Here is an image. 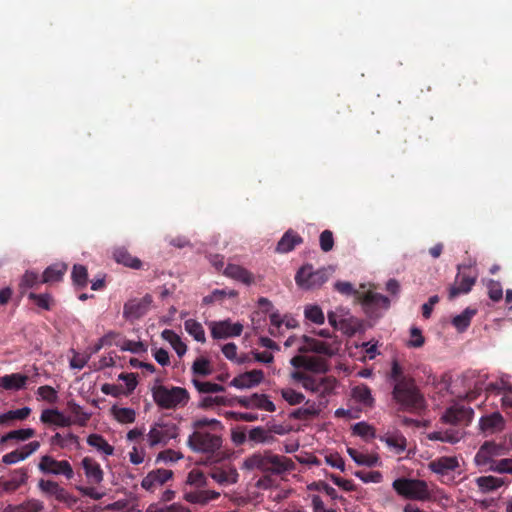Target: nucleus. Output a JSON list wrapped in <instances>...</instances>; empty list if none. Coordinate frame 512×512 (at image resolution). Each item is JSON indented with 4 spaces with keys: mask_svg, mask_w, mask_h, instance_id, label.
<instances>
[{
    "mask_svg": "<svg viewBox=\"0 0 512 512\" xmlns=\"http://www.w3.org/2000/svg\"><path fill=\"white\" fill-rule=\"evenodd\" d=\"M187 445L194 452L212 455L221 448L222 437L206 430H197L188 437Z\"/></svg>",
    "mask_w": 512,
    "mask_h": 512,
    "instance_id": "nucleus-5",
    "label": "nucleus"
},
{
    "mask_svg": "<svg viewBox=\"0 0 512 512\" xmlns=\"http://www.w3.org/2000/svg\"><path fill=\"white\" fill-rule=\"evenodd\" d=\"M186 484L195 487V489L207 486V478L199 469H193L188 473Z\"/></svg>",
    "mask_w": 512,
    "mask_h": 512,
    "instance_id": "nucleus-48",
    "label": "nucleus"
},
{
    "mask_svg": "<svg viewBox=\"0 0 512 512\" xmlns=\"http://www.w3.org/2000/svg\"><path fill=\"white\" fill-rule=\"evenodd\" d=\"M476 313V309L466 308L461 314L453 317L452 325L458 332H464L470 326L471 320Z\"/></svg>",
    "mask_w": 512,
    "mask_h": 512,
    "instance_id": "nucleus-39",
    "label": "nucleus"
},
{
    "mask_svg": "<svg viewBox=\"0 0 512 512\" xmlns=\"http://www.w3.org/2000/svg\"><path fill=\"white\" fill-rule=\"evenodd\" d=\"M37 394L49 403H55L57 401V391L49 385L40 386L37 390Z\"/></svg>",
    "mask_w": 512,
    "mask_h": 512,
    "instance_id": "nucleus-64",
    "label": "nucleus"
},
{
    "mask_svg": "<svg viewBox=\"0 0 512 512\" xmlns=\"http://www.w3.org/2000/svg\"><path fill=\"white\" fill-rule=\"evenodd\" d=\"M38 469L43 474H52L64 476L67 480L74 478L75 472L72 465L67 460H57L49 455L40 458Z\"/></svg>",
    "mask_w": 512,
    "mask_h": 512,
    "instance_id": "nucleus-8",
    "label": "nucleus"
},
{
    "mask_svg": "<svg viewBox=\"0 0 512 512\" xmlns=\"http://www.w3.org/2000/svg\"><path fill=\"white\" fill-rule=\"evenodd\" d=\"M237 402L244 408H258L268 412L276 410L275 404L265 394L254 393L249 397H238Z\"/></svg>",
    "mask_w": 512,
    "mask_h": 512,
    "instance_id": "nucleus-21",
    "label": "nucleus"
},
{
    "mask_svg": "<svg viewBox=\"0 0 512 512\" xmlns=\"http://www.w3.org/2000/svg\"><path fill=\"white\" fill-rule=\"evenodd\" d=\"M506 452L507 448L504 444L485 441L478 449L474 462L478 467L487 468L495 461V457L503 456Z\"/></svg>",
    "mask_w": 512,
    "mask_h": 512,
    "instance_id": "nucleus-9",
    "label": "nucleus"
},
{
    "mask_svg": "<svg viewBox=\"0 0 512 512\" xmlns=\"http://www.w3.org/2000/svg\"><path fill=\"white\" fill-rule=\"evenodd\" d=\"M81 467L84 471L87 483L98 485L104 479V472L100 464L92 457L86 456L81 460Z\"/></svg>",
    "mask_w": 512,
    "mask_h": 512,
    "instance_id": "nucleus-19",
    "label": "nucleus"
},
{
    "mask_svg": "<svg viewBox=\"0 0 512 512\" xmlns=\"http://www.w3.org/2000/svg\"><path fill=\"white\" fill-rule=\"evenodd\" d=\"M72 281L73 284L79 288H84L88 283V272L85 266L75 264L72 269Z\"/></svg>",
    "mask_w": 512,
    "mask_h": 512,
    "instance_id": "nucleus-46",
    "label": "nucleus"
},
{
    "mask_svg": "<svg viewBox=\"0 0 512 512\" xmlns=\"http://www.w3.org/2000/svg\"><path fill=\"white\" fill-rule=\"evenodd\" d=\"M355 476L364 483H379L382 480V474L379 471H357Z\"/></svg>",
    "mask_w": 512,
    "mask_h": 512,
    "instance_id": "nucleus-63",
    "label": "nucleus"
},
{
    "mask_svg": "<svg viewBox=\"0 0 512 512\" xmlns=\"http://www.w3.org/2000/svg\"><path fill=\"white\" fill-rule=\"evenodd\" d=\"M304 314L309 321L315 324H323L325 321L323 311L317 305L306 306Z\"/></svg>",
    "mask_w": 512,
    "mask_h": 512,
    "instance_id": "nucleus-53",
    "label": "nucleus"
},
{
    "mask_svg": "<svg viewBox=\"0 0 512 512\" xmlns=\"http://www.w3.org/2000/svg\"><path fill=\"white\" fill-rule=\"evenodd\" d=\"M263 379V371L254 369L234 377L230 382V386L236 387L238 389L251 388L260 384Z\"/></svg>",
    "mask_w": 512,
    "mask_h": 512,
    "instance_id": "nucleus-22",
    "label": "nucleus"
},
{
    "mask_svg": "<svg viewBox=\"0 0 512 512\" xmlns=\"http://www.w3.org/2000/svg\"><path fill=\"white\" fill-rule=\"evenodd\" d=\"M319 414V409L317 408L315 402L306 401L305 407L298 408L291 412L290 417L293 419L306 420L311 417L317 416Z\"/></svg>",
    "mask_w": 512,
    "mask_h": 512,
    "instance_id": "nucleus-42",
    "label": "nucleus"
},
{
    "mask_svg": "<svg viewBox=\"0 0 512 512\" xmlns=\"http://www.w3.org/2000/svg\"><path fill=\"white\" fill-rule=\"evenodd\" d=\"M67 268V264L65 263H54L48 266L41 276V282L51 284L61 281Z\"/></svg>",
    "mask_w": 512,
    "mask_h": 512,
    "instance_id": "nucleus-32",
    "label": "nucleus"
},
{
    "mask_svg": "<svg viewBox=\"0 0 512 512\" xmlns=\"http://www.w3.org/2000/svg\"><path fill=\"white\" fill-rule=\"evenodd\" d=\"M152 397L156 405L161 409L184 407L190 399L186 388L178 386L168 388L164 385H155L152 388Z\"/></svg>",
    "mask_w": 512,
    "mask_h": 512,
    "instance_id": "nucleus-3",
    "label": "nucleus"
},
{
    "mask_svg": "<svg viewBox=\"0 0 512 512\" xmlns=\"http://www.w3.org/2000/svg\"><path fill=\"white\" fill-rule=\"evenodd\" d=\"M68 406L71 413L77 417V420L75 422L81 426H84L86 422L89 420L90 415L83 412L82 407L75 402H69Z\"/></svg>",
    "mask_w": 512,
    "mask_h": 512,
    "instance_id": "nucleus-62",
    "label": "nucleus"
},
{
    "mask_svg": "<svg viewBox=\"0 0 512 512\" xmlns=\"http://www.w3.org/2000/svg\"><path fill=\"white\" fill-rule=\"evenodd\" d=\"M393 489L401 496L411 500H427L430 498L428 485L424 480L398 478L392 483Z\"/></svg>",
    "mask_w": 512,
    "mask_h": 512,
    "instance_id": "nucleus-4",
    "label": "nucleus"
},
{
    "mask_svg": "<svg viewBox=\"0 0 512 512\" xmlns=\"http://www.w3.org/2000/svg\"><path fill=\"white\" fill-rule=\"evenodd\" d=\"M29 300L33 301L39 308L43 310H51L52 296L49 293L36 294L34 292L29 293Z\"/></svg>",
    "mask_w": 512,
    "mask_h": 512,
    "instance_id": "nucleus-51",
    "label": "nucleus"
},
{
    "mask_svg": "<svg viewBox=\"0 0 512 512\" xmlns=\"http://www.w3.org/2000/svg\"><path fill=\"white\" fill-rule=\"evenodd\" d=\"M29 478V469L21 467L11 470L7 477H0V488L5 493H13L25 485Z\"/></svg>",
    "mask_w": 512,
    "mask_h": 512,
    "instance_id": "nucleus-12",
    "label": "nucleus"
},
{
    "mask_svg": "<svg viewBox=\"0 0 512 512\" xmlns=\"http://www.w3.org/2000/svg\"><path fill=\"white\" fill-rule=\"evenodd\" d=\"M173 476L172 470L156 469L150 471L141 481V487L149 492H154L165 484Z\"/></svg>",
    "mask_w": 512,
    "mask_h": 512,
    "instance_id": "nucleus-18",
    "label": "nucleus"
},
{
    "mask_svg": "<svg viewBox=\"0 0 512 512\" xmlns=\"http://www.w3.org/2000/svg\"><path fill=\"white\" fill-rule=\"evenodd\" d=\"M475 483L484 494L494 492L506 484L503 478L492 475L477 477Z\"/></svg>",
    "mask_w": 512,
    "mask_h": 512,
    "instance_id": "nucleus-31",
    "label": "nucleus"
},
{
    "mask_svg": "<svg viewBox=\"0 0 512 512\" xmlns=\"http://www.w3.org/2000/svg\"><path fill=\"white\" fill-rule=\"evenodd\" d=\"M487 289H488V296L492 301L497 302L502 299L503 289H502L500 282L492 280V279L489 280L487 283Z\"/></svg>",
    "mask_w": 512,
    "mask_h": 512,
    "instance_id": "nucleus-61",
    "label": "nucleus"
},
{
    "mask_svg": "<svg viewBox=\"0 0 512 512\" xmlns=\"http://www.w3.org/2000/svg\"><path fill=\"white\" fill-rule=\"evenodd\" d=\"M431 441H441L450 444L458 443L463 438V433L459 429H447L445 431H434L427 435Z\"/></svg>",
    "mask_w": 512,
    "mask_h": 512,
    "instance_id": "nucleus-33",
    "label": "nucleus"
},
{
    "mask_svg": "<svg viewBox=\"0 0 512 512\" xmlns=\"http://www.w3.org/2000/svg\"><path fill=\"white\" fill-rule=\"evenodd\" d=\"M428 467L432 472L444 476L450 471H455L459 467V462L456 457L442 456L432 460Z\"/></svg>",
    "mask_w": 512,
    "mask_h": 512,
    "instance_id": "nucleus-25",
    "label": "nucleus"
},
{
    "mask_svg": "<svg viewBox=\"0 0 512 512\" xmlns=\"http://www.w3.org/2000/svg\"><path fill=\"white\" fill-rule=\"evenodd\" d=\"M242 468L247 470H260L266 474L281 475L295 468L292 459L273 453L270 450L256 452L245 458Z\"/></svg>",
    "mask_w": 512,
    "mask_h": 512,
    "instance_id": "nucleus-2",
    "label": "nucleus"
},
{
    "mask_svg": "<svg viewBox=\"0 0 512 512\" xmlns=\"http://www.w3.org/2000/svg\"><path fill=\"white\" fill-rule=\"evenodd\" d=\"M336 379L331 376L320 378V382L318 385V392L320 396L325 397L333 392L336 387Z\"/></svg>",
    "mask_w": 512,
    "mask_h": 512,
    "instance_id": "nucleus-57",
    "label": "nucleus"
},
{
    "mask_svg": "<svg viewBox=\"0 0 512 512\" xmlns=\"http://www.w3.org/2000/svg\"><path fill=\"white\" fill-rule=\"evenodd\" d=\"M219 497V492L214 490H204L201 488L185 491L184 493V499L187 502L191 504H197L200 506H205L210 501L217 500Z\"/></svg>",
    "mask_w": 512,
    "mask_h": 512,
    "instance_id": "nucleus-23",
    "label": "nucleus"
},
{
    "mask_svg": "<svg viewBox=\"0 0 512 512\" xmlns=\"http://www.w3.org/2000/svg\"><path fill=\"white\" fill-rule=\"evenodd\" d=\"M114 416L120 423H133L136 419L135 410L132 408H114Z\"/></svg>",
    "mask_w": 512,
    "mask_h": 512,
    "instance_id": "nucleus-54",
    "label": "nucleus"
},
{
    "mask_svg": "<svg viewBox=\"0 0 512 512\" xmlns=\"http://www.w3.org/2000/svg\"><path fill=\"white\" fill-rule=\"evenodd\" d=\"M224 275L245 285H251L254 282V275L246 268L236 264H228L224 269Z\"/></svg>",
    "mask_w": 512,
    "mask_h": 512,
    "instance_id": "nucleus-28",
    "label": "nucleus"
},
{
    "mask_svg": "<svg viewBox=\"0 0 512 512\" xmlns=\"http://www.w3.org/2000/svg\"><path fill=\"white\" fill-rule=\"evenodd\" d=\"M192 427L194 431L197 430H205V428L209 427L212 430H216L218 428H222V424L217 419H208V418H201L197 419L192 423Z\"/></svg>",
    "mask_w": 512,
    "mask_h": 512,
    "instance_id": "nucleus-60",
    "label": "nucleus"
},
{
    "mask_svg": "<svg viewBox=\"0 0 512 512\" xmlns=\"http://www.w3.org/2000/svg\"><path fill=\"white\" fill-rule=\"evenodd\" d=\"M87 443L98 451L103 452L105 455L110 456L114 453V447L110 445L100 434H90L87 437Z\"/></svg>",
    "mask_w": 512,
    "mask_h": 512,
    "instance_id": "nucleus-41",
    "label": "nucleus"
},
{
    "mask_svg": "<svg viewBox=\"0 0 512 512\" xmlns=\"http://www.w3.org/2000/svg\"><path fill=\"white\" fill-rule=\"evenodd\" d=\"M209 474L210 477L221 486L233 485L239 480V473L236 467L230 463L213 466Z\"/></svg>",
    "mask_w": 512,
    "mask_h": 512,
    "instance_id": "nucleus-11",
    "label": "nucleus"
},
{
    "mask_svg": "<svg viewBox=\"0 0 512 512\" xmlns=\"http://www.w3.org/2000/svg\"><path fill=\"white\" fill-rule=\"evenodd\" d=\"M290 363L297 369L302 368L314 373H326L329 369L325 359L315 356L297 355L290 360Z\"/></svg>",
    "mask_w": 512,
    "mask_h": 512,
    "instance_id": "nucleus-15",
    "label": "nucleus"
},
{
    "mask_svg": "<svg viewBox=\"0 0 512 512\" xmlns=\"http://www.w3.org/2000/svg\"><path fill=\"white\" fill-rule=\"evenodd\" d=\"M357 299L365 306V308H385L390 305L389 299L373 291L357 292Z\"/></svg>",
    "mask_w": 512,
    "mask_h": 512,
    "instance_id": "nucleus-24",
    "label": "nucleus"
},
{
    "mask_svg": "<svg viewBox=\"0 0 512 512\" xmlns=\"http://www.w3.org/2000/svg\"><path fill=\"white\" fill-rule=\"evenodd\" d=\"M34 436H35V430L32 428L13 430V431H10V432L6 433L5 435H3L0 438V443L6 444L11 440L26 441Z\"/></svg>",
    "mask_w": 512,
    "mask_h": 512,
    "instance_id": "nucleus-40",
    "label": "nucleus"
},
{
    "mask_svg": "<svg viewBox=\"0 0 512 512\" xmlns=\"http://www.w3.org/2000/svg\"><path fill=\"white\" fill-rule=\"evenodd\" d=\"M30 377L22 373H11L0 376V391L16 392L27 387Z\"/></svg>",
    "mask_w": 512,
    "mask_h": 512,
    "instance_id": "nucleus-20",
    "label": "nucleus"
},
{
    "mask_svg": "<svg viewBox=\"0 0 512 512\" xmlns=\"http://www.w3.org/2000/svg\"><path fill=\"white\" fill-rule=\"evenodd\" d=\"M248 438L255 443H270L273 441V436L263 427H255L249 431Z\"/></svg>",
    "mask_w": 512,
    "mask_h": 512,
    "instance_id": "nucleus-49",
    "label": "nucleus"
},
{
    "mask_svg": "<svg viewBox=\"0 0 512 512\" xmlns=\"http://www.w3.org/2000/svg\"><path fill=\"white\" fill-rule=\"evenodd\" d=\"M192 372L199 376H208L212 373L210 361L207 358L199 357L192 365Z\"/></svg>",
    "mask_w": 512,
    "mask_h": 512,
    "instance_id": "nucleus-52",
    "label": "nucleus"
},
{
    "mask_svg": "<svg viewBox=\"0 0 512 512\" xmlns=\"http://www.w3.org/2000/svg\"><path fill=\"white\" fill-rule=\"evenodd\" d=\"M41 282V277L35 271L27 270L21 277L18 290L21 296H23L28 289H37Z\"/></svg>",
    "mask_w": 512,
    "mask_h": 512,
    "instance_id": "nucleus-36",
    "label": "nucleus"
},
{
    "mask_svg": "<svg viewBox=\"0 0 512 512\" xmlns=\"http://www.w3.org/2000/svg\"><path fill=\"white\" fill-rule=\"evenodd\" d=\"M185 330L198 342H205V331L201 323L194 319H188L184 323Z\"/></svg>",
    "mask_w": 512,
    "mask_h": 512,
    "instance_id": "nucleus-45",
    "label": "nucleus"
},
{
    "mask_svg": "<svg viewBox=\"0 0 512 512\" xmlns=\"http://www.w3.org/2000/svg\"><path fill=\"white\" fill-rule=\"evenodd\" d=\"M211 335L214 339H224L240 336L243 331V325L239 322L231 323L229 320L211 322Z\"/></svg>",
    "mask_w": 512,
    "mask_h": 512,
    "instance_id": "nucleus-17",
    "label": "nucleus"
},
{
    "mask_svg": "<svg viewBox=\"0 0 512 512\" xmlns=\"http://www.w3.org/2000/svg\"><path fill=\"white\" fill-rule=\"evenodd\" d=\"M229 401L223 396H205L201 399L199 407L203 409L212 408L214 406H227Z\"/></svg>",
    "mask_w": 512,
    "mask_h": 512,
    "instance_id": "nucleus-56",
    "label": "nucleus"
},
{
    "mask_svg": "<svg viewBox=\"0 0 512 512\" xmlns=\"http://www.w3.org/2000/svg\"><path fill=\"white\" fill-rule=\"evenodd\" d=\"M303 242L302 237L292 229L287 230L279 240L276 251L279 253H288L297 245Z\"/></svg>",
    "mask_w": 512,
    "mask_h": 512,
    "instance_id": "nucleus-29",
    "label": "nucleus"
},
{
    "mask_svg": "<svg viewBox=\"0 0 512 512\" xmlns=\"http://www.w3.org/2000/svg\"><path fill=\"white\" fill-rule=\"evenodd\" d=\"M302 340L304 345L298 348L300 353L314 352L320 355L331 357L338 352V345L336 343H327L306 335L302 336Z\"/></svg>",
    "mask_w": 512,
    "mask_h": 512,
    "instance_id": "nucleus-13",
    "label": "nucleus"
},
{
    "mask_svg": "<svg viewBox=\"0 0 512 512\" xmlns=\"http://www.w3.org/2000/svg\"><path fill=\"white\" fill-rule=\"evenodd\" d=\"M40 421L44 424L55 425L58 427H68L74 422L70 417L65 416L57 409H45L42 411Z\"/></svg>",
    "mask_w": 512,
    "mask_h": 512,
    "instance_id": "nucleus-27",
    "label": "nucleus"
},
{
    "mask_svg": "<svg viewBox=\"0 0 512 512\" xmlns=\"http://www.w3.org/2000/svg\"><path fill=\"white\" fill-rule=\"evenodd\" d=\"M179 435V427L172 421H159L154 423L148 434L147 442L150 447L157 445L165 446L171 439H176Z\"/></svg>",
    "mask_w": 512,
    "mask_h": 512,
    "instance_id": "nucleus-6",
    "label": "nucleus"
},
{
    "mask_svg": "<svg viewBox=\"0 0 512 512\" xmlns=\"http://www.w3.org/2000/svg\"><path fill=\"white\" fill-rule=\"evenodd\" d=\"M347 453L358 465L372 467L378 462L377 456L363 454L354 448H347Z\"/></svg>",
    "mask_w": 512,
    "mask_h": 512,
    "instance_id": "nucleus-44",
    "label": "nucleus"
},
{
    "mask_svg": "<svg viewBox=\"0 0 512 512\" xmlns=\"http://www.w3.org/2000/svg\"><path fill=\"white\" fill-rule=\"evenodd\" d=\"M281 396L282 398L287 401L290 405H297L304 401L305 396L295 391L292 388H284L281 390Z\"/></svg>",
    "mask_w": 512,
    "mask_h": 512,
    "instance_id": "nucleus-58",
    "label": "nucleus"
},
{
    "mask_svg": "<svg viewBox=\"0 0 512 512\" xmlns=\"http://www.w3.org/2000/svg\"><path fill=\"white\" fill-rule=\"evenodd\" d=\"M352 397L355 401L359 402L363 406H373L374 398L372 397L371 389L365 384H360L353 387Z\"/></svg>",
    "mask_w": 512,
    "mask_h": 512,
    "instance_id": "nucleus-37",
    "label": "nucleus"
},
{
    "mask_svg": "<svg viewBox=\"0 0 512 512\" xmlns=\"http://www.w3.org/2000/svg\"><path fill=\"white\" fill-rule=\"evenodd\" d=\"M38 488L46 497H54L59 502L71 503L76 501L65 488L54 480L40 479Z\"/></svg>",
    "mask_w": 512,
    "mask_h": 512,
    "instance_id": "nucleus-14",
    "label": "nucleus"
},
{
    "mask_svg": "<svg viewBox=\"0 0 512 512\" xmlns=\"http://www.w3.org/2000/svg\"><path fill=\"white\" fill-rule=\"evenodd\" d=\"M485 471L496 472L499 474H512V458H502L495 460Z\"/></svg>",
    "mask_w": 512,
    "mask_h": 512,
    "instance_id": "nucleus-47",
    "label": "nucleus"
},
{
    "mask_svg": "<svg viewBox=\"0 0 512 512\" xmlns=\"http://www.w3.org/2000/svg\"><path fill=\"white\" fill-rule=\"evenodd\" d=\"M476 282L475 277L467 276V275H461L460 272H458L456 279H455V285H452L449 288L448 298L449 300H453L457 296L461 294H467L471 291L472 287L474 286Z\"/></svg>",
    "mask_w": 512,
    "mask_h": 512,
    "instance_id": "nucleus-26",
    "label": "nucleus"
},
{
    "mask_svg": "<svg viewBox=\"0 0 512 512\" xmlns=\"http://www.w3.org/2000/svg\"><path fill=\"white\" fill-rule=\"evenodd\" d=\"M390 379L393 382L392 398L399 410L420 415L427 408L424 394L413 377L404 374L397 360L392 362Z\"/></svg>",
    "mask_w": 512,
    "mask_h": 512,
    "instance_id": "nucleus-1",
    "label": "nucleus"
},
{
    "mask_svg": "<svg viewBox=\"0 0 512 512\" xmlns=\"http://www.w3.org/2000/svg\"><path fill=\"white\" fill-rule=\"evenodd\" d=\"M473 410L463 405H454L448 408L441 417V421L445 424H465L468 425L473 417Z\"/></svg>",
    "mask_w": 512,
    "mask_h": 512,
    "instance_id": "nucleus-16",
    "label": "nucleus"
},
{
    "mask_svg": "<svg viewBox=\"0 0 512 512\" xmlns=\"http://www.w3.org/2000/svg\"><path fill=\"white\" fill-rule=\"evenodd\" d=\"M284 320L281 318L278 312L270 314V327L269 334L273 337H279L282 334V325Z\"/></svg>",
    "mask_w": 512,
    "mask_h": 512,
    "instance_id": "nucleus-59",
    "label": "nucleus"
},
{
    "mask_svg": "<svg viewBox=\"0 0 512 512\" xmlns=\"http://www.w3.org/2000/svg\"><path fill=\"white\" fill-rule=\"evenodd\" d=\"M31 413L29 407H23L17 410H10L4 414H0V425H8L14 420H25Z\"/></svg>",
    "mask_w": 512,
    "mask_h": 512,
    "instance_id": "nucleus-43",
    "label": "nucleus"
},
{
    "mask_svg": "<svg viewBox=\"0 0 512 512\" xmlns=\"http://www.w3.org/2000/svg\"><path fill=\"white\" fill-rule=\"evenodd\" d=\"M504 418L499 412L481 417L479 425L482 431L494 432L504 428Z\"/></svg>",
    "mask_w": 512,
    "mask_h": 512,
    "instance_id": "nucleus-34",
    "label": "nucleus"
},
{
    "mask_svg": "<svg viewBox=\"0 0 512 512\" xmlns=\"http://www.w3.org/2000/svg\"><path fill=\"white\" fill-rule=\"evenodd\" d=\"M381 440L384 441L396 454L403 453L407 448V439L399 432L387 434L381 437Z\"/></svg>",
    "mask_w": 512,
    "mask_h": 512,
    "instance_id": "nucleus-35",
    "label": "nucleus"
},
{
    "mask_svg": "<svg viewBox=\"0 0 512 512\" xmlns=\"http://www.w3.org/2000/svg\"><path fill=\"white\" fill-rule=\"evenodd\" d=\"M113 259L126 267L138 270L142 267V261L132 256L125 247H117L113 251Z\"/></svg>",
    "mask_w": 512,
    "mask_h": 512,
    "instance_id": "nucleus-30",
    "label": "nucleus"
},
{
    "mask_svg": "<svg viewBox=\"0 0 512 512\" xmlns=\"http://www.w3.org/2000/svg\"><path fill=\"white\" fill-rule=\"evenodd\" d=\"M329 278L326 269L313 271L311 265L303 266L296 274V284L304 289H314L323 285Z\"/></svg>",
    "mask_w": 512,
    "mask_h": 512,
    "instance_id": "nucleus-7",
    "label": "nucleus"
},
{
    "mask_svg": "<svg viewBox=\"0 0 512 512\" xmlns=\"http://www.w3.org/2000/svg\"><path fill=\"white\" fill-rule=\"evenodd\" d=\"M152 302L153 298L150 294L127 301L123 307V317L129 321L143 317L148 312Z\"/></svg>",
    "mask_w": 512,
    "mask_h": 512,
    "instance_id": "nucleus-10",
    "label": "nucleus"
},
{
    "mask_svg": "<svg viewBox=\"0 0 512 512\" xmlns=\"http://www.w3.org/2000/svg\"><path fill=\"white\" fill-rule=\"evenodd\" d=\"M192 382L199 393H218L225 391V387L217 383L203 382L197 379H193Z\"/></svg>",
    "mask_w": 512,
    "mask_h": 512,
    "instance_id": "nucleus-50",
    "label": "nucleus"
},
{
    "mask_svg": "<svg viewBox=\"0 0 512 512\" xmlns=\"http://www.w3.org/2000/svg\"><path fill=\"white\" fill-rule=\"evenodd\" d=\"M161 336L164 340H166L167 342L170 343V345L172 346V348L175 350V352L177 353V355L179 357H182L186 353V351H187L186 344L181 340L179 335L177 333H175L173 330L165 329L162 331Z\"/></svg>",
    "mask_w": 512,
    "mask_h": 512,
    "instance_id": "nucleus-38",
    "label": "nucleus"
},
{
    "mask_svg": "<svg viewBox=\"0 0 512 512\" xmlns=\"http://www.w3.org/2000/svg\"><path fill=\"white\" fill-rule=\"evenodd\" d=\"M352 432L354 435L360 436L364 439L374 438L375 429L366 422H358L353 425Z\"/></svg>",
    "mask_w": 512,
    "mask_h": 512,
    "instance_id": "nucleus-55",
    "label": "nucleus"
}]
</instances>
